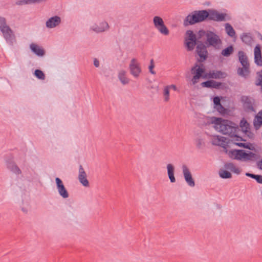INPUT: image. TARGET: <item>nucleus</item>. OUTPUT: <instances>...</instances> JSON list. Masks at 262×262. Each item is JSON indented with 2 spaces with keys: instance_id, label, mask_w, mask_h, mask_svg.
I'll return each mask as SVG.
<instances>
[{
  "instance_id": "obj_1",
  "label": "nucleus",
  "mask_w": 262,
  "mask_h": 262,
  "mask_svg": "<svg viewBox=\"0 0 262 262\" xmlns=\"http://www.w3.org/2000/svg\"><path fill=\"white\" fill-rule=\"evenodd\" d=\"M211 122L215 124V127L219 132L224 135H227L230 137H234L231 141L235 145L244 148L253 150L255 148L250 143H241L236 141H246L242 137L237 135L238 127L232 122L221 118L213 117L211 118Z\"/></svg>"
},
{
  "instance_id": "obj_2",
  "label": "nucleus",
  "mask_w": 262,
  "mask_h": 262,
  "mask_svg": "<svg viewBox=\"0 0 262 262\" xmlns=\"http://www.w3.org/2000/svg\"><path fill=\"white\" fill-rule=\"evenodd\" d=\"M0 30L7 42L13 45L15 41V35L12 30L7 25L6 18L2 16H0Z\"/></svg>"
},
{
  "instance_id": "obj_3",
  "label": "nucleus",
  "mask_w": 262,
  "mask_h": 262,
  "mask_svg": "<svg viewBox=\"0 0 262 262\" xmlns=\"http://www.w3.org/2000/svg\"><path fill=\"white\" fill-rule=\"evenodd\" d=\"M238 60L243 68H239L237 69V74L245 78H246L250 73V64L248 62V57L245 52L239 51L238 52Z\"/></svg>"
},
{
  "instance_id": "obj_4",
  "label": "nucleus",
  "mask_w": 262,
  "mask_h": 262,
  "mask_svg": "<svg viewBox=\"0 0 262 262\" xmlns=\"http://www.w3.org/2000/svg\"><path fill=\"white\" fill-rule=\"evenodd\" d=\"M229 156L231 158L247 161L252 160L255 157V154L251 151H246L243 149H233L229 151Z\"/></svg>"
},
{
  "instance_id": "obj_5",
  "label": "nucleus",
  "mask_w": 262,
  "mask_h": 262,
  "mask_svg": "<svg viewBox=\"0 0 262 262\" xmlns=\"http://www.w3.org/2000/svg\"><path fill=\"white\" fill-rule=\"evenodd\" d=\"M208 20H212L217 22L231 20L232 18L230 15L226 13H220L215 9H208Z\"/></svg>"
},
{
  "instance_id": "obj_6",
  "label": "nucleus",
  "mask_w": 262,
  "mask_h": 262,
  "mask_svg": "<svg viewBox=\"0 0 262 262\" xmlns=\"http://www.w3.org/2000/svg\"><path fill=\"white\" fill-rule=\"evenodd\" d=\"M191 72L194 75L192 79V82L193 84H195L198 82V79L201 78L207 79L205 76H207L208 73L205 72V69L203 64H200L199 65L195 63L194 66L192 67L191 69Z\"/></svg>"
},
{
  "instance_id": "obj_7",
  "label": "nucleus",
  "mask_w": 262,
  "mask_h": 262,
  "mask_svg": "<svg viewBox=\"0 0 262 262\" xmlns=\"http://www.w3.org/2000/svg\"><path fill=\"white\" fill-rule=\"evenodd\" d=\"M207 42L210 46H213L216 49H219V46L222 44V40L219 36L214 32L208 31L206 33Z\"/></svg>"
},
{
  "instance_id": "obj_8",
  "label": "nucleus",
  "mask_w": 262,
  "mask_h": 262,
  "mask_svg": "<svg viewBox=\"0 0 262 262\" xmlns=\"http://www.w3.org/2000/svg\"><path fill=\"white\" fill-rule=\"evenodd\" d=\"M153 23L155 27L164 35H168L169 31L167 27L165 25L162 18L158 16H156L153 18Z\"/></svg>"
},
{
  "instance_id": "obj_9",
  "label": "nucleus",
  "mask_w": 262,
  "mask_h": 262,
  "mask_svg": "<svg viewBox=\"0 0 262 262\" xmlns=\"http://www.w3.org/2000/svg\"><path fill=\"white\" fill-rule=\"evenodd\" d=\"M186 34L188 36V38H186L187 49L189 51H192L197 44L196 35L191 30H187Z\"/></svg>"
},
{
  "instance_id": "obj_10",
  "label": "nucleus",
  "mask_w": 262,
  "mask_h": 262,
  "mask_svg": "<svg viewBox=\"0 0 262 262\" xmlns=\"http://www.w3.org/2000/svg\"><path fill=\"white\" fill-rule=\"evenodd\" d=\"M130 73L134 78H137L139 77L142 72L140 63L137 62L136 58H133L129 65Z\"/></svg>"
},
{
  "instance_id": "obj_11",
  "label": "nucleus",
  "mask_w": 262,
  "mask_h": 262,
  "mask_svg": "<svg viewBox=\"0 0 262 262\" xmlns=\"http://www.w3.org/2000/svg\"><path fill=\"white\" fill-rule=\"evenodd\" d=\"M241 100L243 104V107L246 112L254 111L253 106L254 103L253 98L248 96H242Z\"/></svg>"
},
{
  "instance_id": "obj_12",
  "label": "nucleus",
  "mask_w": 262,
  "mask_h": 262,
  "mask_svg": "<svg viewBox=\"0 0 262 262\" xmlns=\"http://www.w3.org/2000/svg\"><path fill=\"white\" fill-rule=\"evenodd\" d=\"M196 52L199 56L200 59H199V62H203L207 58V51L206 46L201 41H199L196 47Z\"/></svg>"
},
{
  "instance_id": "obj_13",
  "label": "nucleus",
  "mask_w": 262,
  "mask_h": 262,
  "mask_svg": "<svg viewBox=\"0 0 262 262\" xmlns=\"http://www.w3.org/2000/svg\"><path fill=\"white\" fill-rule=\"evenodd\" d=\"M55 182L59 195L63 199L68 198L69 196V194L68 190L64 186L62 180L59 178H56Z\"/></svg>"
},
{
  "instance_id": "obj_14",
  "label": "nucleus",
  "mask_w": 262,
  "mask_h": 262,
  "mask_svg": "<svg viewBox=\"0 0 262 262\" xmlns=\"http://www.w3.org/2000/svg\"><path fill=\"white\" fill-rule=\"evenodd\" d=\"M182 171L185 180L187 184L190 187H194L195 186L194 181L192 178V174L189 169L186 165H183L182 166Z\"/></svg>"
},
{
  "instance_id": "obj_15",
  "label": "nucleus",
  "mask_w": 262,
  "mask_h": 262,
  "mask_svg": "<svg viewBox=\"0 0 262 262\" xmlns=\"http://www.w3.org/2000/svg\"><path fill=\"white\" fill-rule=\"evenodd\" d=\"M254 56L255 63L258 66H262V55L261 51V47L259 44L256 45L254 48Z\"/></svg>"
},
{
  "instance_id": "obj_16",
  "label": "nucleus",
  "mask_w": 262,
  "mask_h": 262,
  "mask_svg": "<svg viewBox=\"0 0 262 262\" xmlns=\"http://www.w3.org/2000/svg\"><path fill=\"white\" fill-rule=\"evenodd\" d=\"M227 76V74L226 72L221 71L213 70L210 71L208 74H207V76H205V77L209 79H222L226 78Z\"/></svg>"
},
{
  "instance_id": "obj_17",
  "label": "nucleus",
  "mask_w": 262,
  "mask_h": 262,
  "mask_svg": "<svg viewBox=\"0 0 262 262\" xmlns=\"http://www.w3.org/2000/svg\"><path fill=\"white\" fill-rule=\"evenodd\" d=\"M214 108L221 114L225 115L227 113L226 109L221 103V98L219 96H215L213 98Z\"/></svg>"
},
{
  "instance_id": "obj_18",
  "label": "nucleus",
  "mask_w": 262,
  "mask_h": 262,
  "mask_svg": "<svg viewBox=\"0 0 262 262\" xmlns=\"http://www.w3.org/2000/svg\"><path fill=\"white\" fill-rule=\"evenodd\" d=\"M61 18L58 16L50 17L46 23V27L48 28H53L61 23Z\"/></svg>"
},
{
  "instance_id": "obj_19",
  "label": "nucleus",
  "mask_w": 262,
  "mask_h": 262,
  "mask_svg": "<svg viewBox=\"0 0 262 262\" xmlns=\"http://www.w3.org/2000/svg\"><path fill=\"white\" fill-rule=\"evenodd\" d=\"M199 23L208 20V11L207 10H195L193 11Z\"/></svg>"
},
{
  "instance_id": "obj_20",
  "label": "nucleus",
  "mask_w": 262,
  "mask_h": 262,
  "mask_svg": "<svg viewBox=\"0 0 262 262\" xmlns=\"http://www.w3.org/2000/svg\"><path fill=\"white\" fill-rule=\"evenodd\" d=\"M199 23V22L195 16V14H194L193 12H192L185 17L183 21V25L184 26H188L189 25H194Z\"/></svg>"
},
{
  "instance_id": "obj_21",
  "label": "nucleus",
  "mask_w": 262,
  "mask_h": 262,
  "mask_svg": "<svg viewBox=\"0 0 262 262\" xmlns=\"http://www.w3.org/2000/svg\"><path fill=\"white\" fill-rule=\"evenodd\" d=\"M222 84L223 83L222 82H217L213 80H208L201 83V85L204 88H214L216 89H220Z\"/></svg>"
},
{
  "instance_id": "obj_22",
  "label": "nucleus",
  "mask_w": 262,
  "mask_h": 262,
  "mask_svg": "<svg viewBox=\"0 0 262 262\" xmlns=\"http://www.w3.org/2000/svg\"><path fill=\"white\" fill-rule=\"evenodd\" d=\"M108 28L109 25L106 21H103L100 23L99 25L95 24L91 27V29L97 33L104 32L107 30Z\"/></svg>"
},
{
  "instance_id": "obj_23",
  "label": "nucleus",
  "mask_w": 262,
  "mask_h": 262,
  "mask_svg": "<svg viewBox=\"0 0 262 262\" xmlns=\"http://www.w3.org/2000/svg\"><path fill=\"white\" fill-rule=\"evenodd\" d=\"M241 39L243 42L248 46H251L253 41V38L250 33H243Z\"/></svg>"
},
{
  "instance_id": "obj_24",
  "label": "nucleus",
  "mask_w": 262,
  "mask_h": 262,
  "mask_svg": "<svg viewBox=\"0 0 262 262\" xmlns=\"http://www.w3.org/2000/svg\"><path fill=\"white\" fill-rule=\"evenodd\" d=\"M167 170V175L169 179L170 182L172 183L176 182V178L174 177V167L171 164H168L166 166Z\"/></svg>"
},
{
  "instance_id": "obj_25",
  "label": "nucleus",
  "mask_w": 262,
  "mask_h": 262,
  "mask_svg": "<svg viewBox=\"0 0 262 262\" xmlns=\"http://www.w3.org/2000/svg\"><path fill=\"white\" fill-rule=\"evenodd\" d=\"M30 49L32 52L38 56H43L45 54V50L34 43L30 45Z\"/></svg>"
},
{
  "instance_id": "obj_26",
  "label": "nucleus",
  "mask_w": 262,
  "mask_h": 262,
  "mask_svg": "<svg viewBox=\"0 0 262 262\" xmlns=\"http://www.w3.org/2000/svg\"><path fill=\"white\" fill-rule=\"evenodd\" d=\"M118 78L123 84L129 83V80L126 77V72L124 70H121L119 72Z\"/></svg>"
},
{
  "instance_id": "obj_27",
  "label": "nucleus",
  "mask_w": 262,
  "mask_h": 262,
  "mask_svg": "<svg viewBox=\"0 0 262 262\" xmlns=\"http://www.w3.org/2000/svg\"><path fill=\"white\" fill-rule=\"evenodd\" d=\"M255 119L254 122L255 128L258 129L262 125V110L255 116Z\"/></svg>"
},
{
  "instance_id": "obj_28",
  "label": "nucleus",
  "mask_w": 262,
  "mask_h": 262,
  "mask_svg": "<svg viewBox=\"0 0 262 262\" xmlns=\"http://www.w3.org/2000/svg\"><path fill=\"white\" fill-rule=\"evenodd\" d=\"M225 31L228 36L231 37L235 36V31L233 27L229 23L225 24Z\"/></svg>"
},
{
  "instance_id": "obj_29",
  "label": "nucleus",
  "mask_w": 262,
  "mask_h": 262,
  "mask_svg": "<svg viewBox=\"0 0 262 262\" xmlns=\"http://www.w3.org/2000/svg\"><path fill=\"white\" fill-rule=\"evenodd\" d=\"M225 139L224 137L214 136L212 139L211 143L214 145L220 146L223 142H225Z\"/></svg>"
},
{
  "instance_id": "obj_30",
  "label": "nucleus",
  "mask_w": 262,
  "mask_h": 262,
  "mask_svg": "<svg viewBox=\"0 0 262 262\" xmlns=\"http://www.w3.org/2000/svg\"><path fill=\"white\" fill-rule=\"evenodd\" d=\"M234 52V48L230 45L222 51L221 54L224 57H229Z\"/></svg>"
},
{
  "instance_id": "obj_31",
  "label": "nucleus",
  "mask_w": 262,
  "mask_h": 262,
  "mask_svg": "<svg viewBox=\"0 0 262 262\" xmlns=\"http://www.w3.org/2000/svg\"><path fill=\"white\" fill-rule=\"evenodd\" d=\"M240 126L242 128L243 132L247 133L248 132L249 128V124L247 122L246 120L244 118L242 119V120L240 122Z\"/></svg>"
},
{
  "instance_id": "obj_32",
  "label": "nucleus",
  "mask_w": 262,
  "mask_h": 262,
  "mask_svg": "<svg viewBox=\"0 0 262 262\" xmlns=\"http://www.w3.org/2000/svg\"><path fill=\"white\" fill-rule=\"evenodd\" d=\"M245 175L247 177L255 179L256 181L259 184H262V176L259 174H255L249 172H246Z\"/></svg>"
},
{
  "instance_id": "obj_33",
  "label": "nucleus",
  "mask_w": 262,
  "mask_h": 262,
  "mask_svg": "<svg viewBox=\"0 0 262 262\" xmlns=\"http://www.w3.org/2000/svg\"><path fill=\"white\" fill-rule=\"evenodd\" d=\"M219 174L220 177L222 179H229L232 177L231 173L226 170H221Z\"/></svg>"
},
{
  "instance_id": "obj_34",
  "label": "nucleus",
  "mask_w": 262,
  "mask_h": 262,
  "mask_svg": "<svg viewBox=\"0 0 262 262\" xmlns=\"http://www.w3.org/2000/svg\"><path fill=\"white\" fill-rule=\"evenodd\" d=\"M35 76L39 79L44 80L45 79V75L43 72L39 69H36L34 73Z\"/></svg>"
},
{
  "instance_id": "obj_35",
  "label": "nucleus",
  "mask_w": 262,
  "mask_h": 262,
  "mask_svg": "<svg viewBox=\"0 0 262 262\" xmlns=\"http://www.w3.org/2000/svg\"><path fill=\"white\" fill-rule=\"evenodd\" d=\"M196 146L198 148L201 149L205 146V142L204 140L200 137H198L195 140Z\"/></svg>"
},
{
  "instance_id": "obj_36",
  "label": "nucleus",
  "mask_w": 262,
  "mask_h": 262,
  "mask_svg": "<svg viewBox=\"0 0 262 262\" xmlns=\"http://www.w3.org/2000/svg\"><path fill=\"white\" fill-rule=\"evenodd\" d=\"M257 78L255 82V85L257 86L262 84V70L256 72Z\"/></svg>"
},
{
  "instance_id": "obj_37",
  "label": "nucleus",
  "mask_w": 262,
  "mask_h": 262,
  "mask_svg": "<svg viewBox=\"0 0 262 262\" xmlns=\"http://www.w3.org/2000/svg\"><path fill=\"white\" fill-rule=\"evenodd\" d=\"M164 100L168 101L169 99V86H165L164 89Z\"/></svg>"
},
{
  "instance_id": "obj_38",
  "label": "nucleus",
  "mask_w": 262,
  "mask_h": 262,
  "mask_svg": "<svg viewBox=\"0 0 262 262\" xmlns=\"http://www.w3.org/2000/svg\"><path fill=\"white\" fill-rule=\"evenodd\" d=\"M79 182L84 186L85 187H89V182L88 180L86 177H81L78 178Z\"/></svg>"
},
{
  "instance_id": "obj_39",
  "label": "nucleus",
  "mask_w": 262,
  "mask_h": 262,
  "mask_svg": "<svg viewBox=\"0 0 262 262\" xmlns=\"http://www.w3.org/2000/svg\"><path fill=\"white\" fill-rule=\"evenodd\" d=\"M87 175L84 171V168H83L82 165L79 166V173H78V178H81V177H86Z\"/></svg>"
},
{
  "instance_id": "obj_40",
  "label": "nucleus",
  "mask_w": 262,
  "mask_h": 262,
  "mask_svg": "<svg viewBox=\"0 0 262 262\" xmlns=\"http://www.w3.org/2000/svg\"><path fill=\"white\" fill-rule=\"evenodd\" d=\"M155 67L154 59H151L150 61V65L148 67L149 72L152 74H156V72L153 70Z\"/></svg>"
},
{
  "instance_id": "obj_41",
  "label": "nucleus",
  "mask_w": 262,
  "mask_h": 262,
  "mask_svg": "<svg viewBox=\"0 0 262 262\" xmlns=\"http://www.w3.org/2000/svg\"><path fill=\"white\" fill-rule=\"evenodd\" d=\"M224 166L226 169L231 171L236 167L233 163H226Z\"/></svg>"
},
{
  "instance_id": "obj_42",
  "label": "nucleus",
  "mask_w": 262,
  "mask_h": 262,
  "mask_svg": "<svg viewBox=\"0 0 262 262\" xmlns=\"http://www.w3.org/2000/svg\"><path fill=\"white\" fill-rule=\"evenodd\" d=\"M17 5H24L27 4H30V1L29 0H20L16 2Z\"/></svg>"
},
{
  "instance_id": "obj_43",
  "label": "nucleus",
  "mask_w": 262,
  "mask_h": 262,
  "mask_svg": "<svg viewBox=\"0 0 262 262\" xmlns=\"http://www.w3.org/2000/svg\"><path fill=\"white\" fill-rule=\"evenodd\" d=\"M11 171L17 174L21 173V171L17 165L14 166L13 168H12Z\"/></svg>"
},
{
  "instance_id": "obj_44",
  "label": "nucleus",
  "mask_w": 262,
  "mask_h": 262,
  "mask_svg": "<svg viewBox=\"0 0 262 262\" xmlns=\"http://www.w3.org/2000/svg\"><path fill=\"white\" fill-rule=\"evenodd\" d=\"M206 33H207V32H206L205 31H204L203 30H200L198 33L199 38H201L202 37H203L204 35L206 36Z\"/></svg>"
},
{
  "instance_id": "obj_45",
  "label": "nucleus",
  "mask_w": 262,
  "mask_h": 262,
  "mask_svg": "<svg viewBox=\"0 0 262 262\" xmlns=\"http://www.w3.org/2000/svg\"><path fill=\"white\" fill-rule=\"evenodd\" d=\"M16 165V164L13 162H11L7 164V167L11 171L12 170V168H13L14 166Z\"/></svg>"
},
{
  "instance_id": "obj_46",
  "label": "nucleus",
  "mask_w": 262,
  "mask_h": 262,
  "mask_svg": "<svg viewBox=\"0 0 262 262\" xmlns=\"http://www.w3.org/2000/svg\"><path fill=\"white\" fill-rule=\"evenodd\" d=\"M30 4L34 3H40L41 2H46L47 0H29Z\"/></svg>"
},
{
  "instance_id": "obj_47",
  "label": "nucleus",
  "mask_w": 262,
  "mask_h": 262,
  "mask_svg": "<svg viewBox=\"0 0 262 262\" xmlns=\"http://www.w3.org/2000/svg\"><path fill=\"white\" fill-rule=\"evenodd\" d=\"M232 172H233L235 173H236L237 174H239L241 172V170L239 169L236 167H235L232 170Z\"/></svg>"
},
{
  "instance_id": "obj_48",
  "label": "nucleus",
  "mask_w": 262,
  "mask_h": 262,
  "mask_svg": "<svg viewBox=\"0 0 262 262\" xmlns=\"http://www.w3.org/2000/svg\"><path fill=\"white\" fill-rule=\"evenodd\" d=\"M94 65L97 68L99 67V61L97 58L94 60Z\"/></svg>"
},
{
  "instance_id": "obj_49",
  "label": "nucleus",
  "mask_w": 262,
  "mask_h": 262,
  "mask_svg": "<svg viewBox=\"0 0 262 262\" xmlns=\"http://www.w3.org/2000/svg\"><path fill=\"white\" fill-rule=\"evenodd\" d=\"M21 210L24 213H25L26 214H27L28 212V209L26 207H22Z\"/></svg>"
},
{
  "instance_id": "obj_50",
  "label": "nucleus",
  "mask_w": 262,
  "mask_h": 262,
  "mask_svg": "<svg viewBox=\"0 0 262 262\" xmlns=\"http://www.w3.org/2000/svg\"><path fill=\"white\" fill-rule=\"evenodd\" d=\"M167 86H169V89L170 88H172L174 91H176L177 90V87L174 84H171V85H167Z\"/></svg>"
},
{
  "instance_id": "obj_51",
  "label": "nucleus",
  "mask_w": 262,
  "mask_h": 262,
  "mask_svg": "<svg viewBox=\"0 0 262 262\" xmlns=\"http://www.w3.org/2000/svg\"><path fill=\"white\" fill-rule=\"evenodd\" d=\"M258 37L262 40V35L259 32L258 33Z\"/></svg>"
},
{
  "instance_id": "obj_52",
  "label": "nucleus",
  "mask_w": 262,
  "mask_h": 262,
  "mask_svg": "<svg viewBox=\"0 0 262 262\" xmlns=\"http://www.w3.org/2000/svg\"><path fill=\"white\" fill-rule=\"evenodd\" d=\"M261 90H262V84H261Z\"/></svg>"
}]
</instances>
